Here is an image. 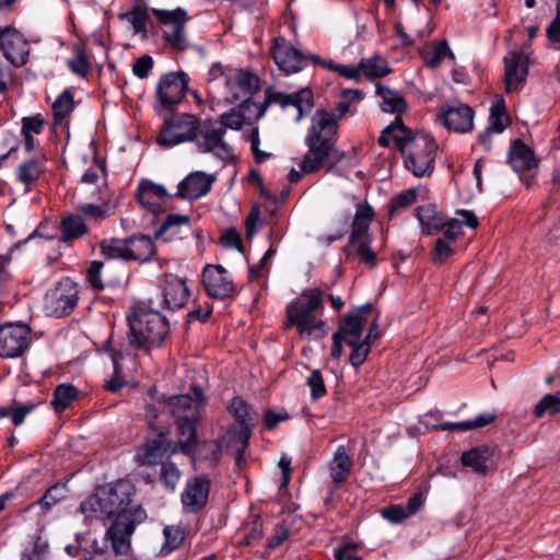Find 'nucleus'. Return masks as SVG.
<instances>
[{"label": "nucleus", "mask_w": 560, "mask_h": 560, "mask_svg": "<svg viewBox=\"0 0 560 560\" xmlns=\"http://www.w3.org/2000/svg\"><path fill=\"white\" fill-rule=\"evenodd\" d=\"M79 393L72 384L62 383L55 388L50 405L56 412H62L79 397Z\"/></svg>", "instance_id": "f704fd0d"}, {"label": "nucleus", "mask_w": 560, "mask_h": 560, "mask_svg": "<svg viewBox=\"0 0 560 560\" xmlns=\"http://www.w3.org/2000/svg\"><path fill=\"white\" fill-rule=\"evenodd\" d=\"M410 131L411 130L402 124V120L399 117H396V119L383 130L378 138V144L387 148L392 140L396 142V137L398 135L409 133Z\"/></svg>", "instance_id": "de8ad7c7"}, {"label": "nucleus", "mask_w": 560, "mask_h": 560, "mask_svg": "<svg viewBox=\"0 0 560 560\" xmlns=\"http://www.w3.org/2000/svg\"><path fill=\"white\" fill-rule=\"evenodd\" d=\"M230 412L234 416L236 425H254L255 417L250 412L249 406L240 397H234L229 405Z\"/></svg>", "instance_id": "37998d69"}, {"label": "nucleus", "mask_w": 560, "mask_h": 560, "mask_svg": "<svg viewBox=\"0 0 560 560\" xmlns=\"http://www.w3.org/2000/svg\"><path fill=\"white\" fill-rule=\"evenodd\" d=\"M73 97L69 91H63L52 104L55 122H61L73 110Z\"/></svg>", "instance_id": "a18cd8bd"}, {"label": "nucleus", "mask_w": 560, "mask_h": 560, "mask_svg": "<svg viewBox=\"0 0 560 560\" xmlns=\"http://www.w3.org/2000/svg\"><path fill=\"white\" fill-rule=\"evenodd\" d=\"M323 307L322 291L318 288L304 290L285 310V327L295 326L302 338L327 334L326 324L314 316V312Z\"/></svg>", "instance_id": "39448f33"}, {"label": "nucleus", "mask_w": 560, "mask_h": 560, "mask_svg": "<svg viewBox=\"0 0 560 560\" xmlns=\"http://www.w3.org/2000/svg\"><path fill=\"white\" fill-rule=\"evenodd\" d=\"M168 196L164 186L147 179L141 180L137 188L139 202L153 213L162 210Z\"/></svg>", "instance_id": "393cba45"}, {"label": "nucleus", "mask_w": 560, "mask_h": 560, "mask_svg": "<svg viewBox=\"0 0 560 560\" xmlns=\"http://www.w3.org/2000/svg\"><path fill=\"white\" fill-rule=\"evenodd\" d=\"M202 284L207 294L213 299L223 300L236 293L230 272L221 265H207L203 268Z\"/></svg>", "instance_id": "dca6fc26"}, {"label": "nucleus", "mask_w": 560, "mask_h": 560, "mask_svg": "<svg viewBox=\"0 0 560 560\" xmlns=\"http://www.w3.org/2000/svg\"><path fill=\"white\" fill-rule=\"evenodd\" d=\"M109 357L114 364V375L105 381V388L109 392H117L125 385L121 376L122 369L119 363L122 354L116 350H109Z\"/></svg>", "instance_id": "49530a36"}, {"label": "nucleus", "mask_w": 560, "mask_h": 560, "mask_svg": "<svg viewBox=\"0 0 560 560\" xmlns=\"http://www.w3.org/2000/svg\"><path fill=\"white\" fill-rule=\"evenodd\" d=\"M509 163L517 172L529 171L537 165L533 150L523 141L515 140L509 152Z\"/></svg>", "instance_id": "bb28decb"}, {"label": "nucleus", "mask_w": 560, "mask_h": 560, "mask_svg": "<svg viewBox=\"0 0 560 560\" xmlns=\"http://www.w3.org/2000/svg\"><path fill=\"white\" fill-rule=\"evenodd\" d=\"M192 234L190 217L186 214H170L155 232L156 238L164 242L187 238Z\"/></svg>", "instance_id": "5701e85b"}, {"label": "nucleus", "mask_w": 560, "mask_h": 560, "mask_svg": "<svg viewBox=\"0 0 560 560\" xmlns=\"http://www.w3.org/2000/svg\"><path fill=\"white\" fill-rule=\"evenodd\" d=\"M252 118H255L254 112L250 113V109L243 110L240 107V110H231L222 114L220 119H217L215 122H219L222 126V131L225 135L228 128L232 130H240L245 120H249Z\"/></svg>", "instance_id": "a19ab883"}, {"label": "nucleus", "mask_w": 560, "mask_h": 560, "mask_svg": "<svg viewBox=\"0 0 560 560\" xmlns=\"http://www.w3.org/2000/svg\"><path fill=\"white\" fill-rule=\"evenodd\" d=\"M335 560H362L358 555L357 545L345 544L334 551Z\"/></svg>", "instance_id": "774afa93"}, {"label": "nucleus", "mask_w": 560, "mask_h": 560, "mask_svg": "<svg viewBox=\"0 0 560 560\" xmlns=\"http://www.w3.org/2000/svg\"><path fill=\"white\" fill-rule=\"evenodd\" d=\"M128 261H149L155 253V246L151 237L135 235L127 238Z\"/></svg>", "instance_id": "c756f323"}, {"label": "nucleus", "mask_w": 560, "mask_h": 560, "mask_svg": "<svg viewBox=\"0 0 560 560\" xmlns=\"http://www.w3.org/2000/svg\"><path fill=\"white\" fill-rule=\"evenodd\" d=\"M189 296V290L184 279L165 275L162 281V307L170 311L182 308Z\"/></svg>", "instance_id": "6ab92c4d"}, {"label": "nucleus", "mask_w": 560, "mask_h": 560, "mask_svg": "<svg viewBox=\"0 0 560 560\" xmlns=\"http://www.w3.org/2000/svg\"><path fill=\"white\" fill-rule=\"evenodd\" d=\"M352 348V352L350 354V363L353 366H360L368 358L370 353L371 345L369 341H355L353 345H349Z\"/></svg>", "instance_id": "052dcab7"}, {"label": "nucleus", "mask_w": 560, "mask_h": 560, "mask_svg": "<svg viewBox=\"0 0 560 560\" xmlns=\"http://www.w3.org/2000/svg\"><path fill=\"white\" fill-rule=\"evenodd\" d=\"M209 491V479L197 477L188 480L182 493L184 510L192 513L201 510L207 504Z\"/></svg>", "instance_id": "412c9836"}, {"label": "nucleus", "mask_w": 560, "mask_h": 560, "mask_svg": "<svg viewBox=\"0 0 560 560\" xmlns=\"http://www.w3.org/2000/svg\"><path fill=\"white\" fill-rule=\"evenodd\" d=\"M194 143L198 152L210 153L223 162L231 161L234 156L233 148L225 140L222 126L215 122V119L200 120Z\"/></svg>", "instance_id": "1a4fd4ad"}, {"label": "nucleus", "mask_w": 560, "mask_h": 560, "mask_svg": "<svg viewBox=\"0 0 560 560\" xmlns=\"http://www.w3.org/2000/svg\"><path fill=\"white\" fill-rule=\"evenodd\" d=\"M423 62L430 68H438L442 60L446 57L454 59V54L450 49L446 40L436 43L430 47H427L421 51Z\"/></svg>", "instance_id": "4c0bfd02"}, {"label": "nucleus", "mask_w": 560, "mask_h": 560, "mask_svg": "<svg viewBox=\"0 0 560 560\" xmlns=\"http://www.w3.org/2000/svg\"><path fill=\"white\" fill-rule=\"evenodd\" d=\"M60 226L63 241L75 240L88 233V228L79 214H70L63 218Z\"/></svg>", "instance_id": "ea45409f"}, {"label": "nucleus", "mask_w": 560, "mask_h": 560, "mask_svg": "<svg viewBox=\"0 0 560 560\" xmlns=\"http://www.w3.org/2000/svg\"><path fill=\"white\" fill-rule=\"evenodd\" d=\"M306 384L311 388L313 399H319L327 393L324 377L319 370H313L306 380Z\"/></svg>", "instance_id": "6e6d98bb"}, {"label": "nucleus", "mask_w": 560, "mask_h": 560, "mask_svg": "<svg viewBox=\"0 0 560 560\" xmlns=\"http://www.w3.org/2000/svg\"><path fill=\"white\" fill-rule=\"evenodd\" d=\"M188 86V77L184 72H170L162 75L155 88V96L161 107L172 110L184 98Z\"/></svg>", "instance_id": "f8f14e48"}, {"label": "nucleus", "mask_w": 560, "mask_h": 560, "mask_svg": "<svg viewBox=\"0 0 560 560\" xmlns=\"http://www.w3.org/2000/svg\"><path fill=\"white\" fill-rule=\"evenodd\" d=\"M205 402L203 392L200 387H191V394L173 396L168 399L171 412L176 419L180 435L183 436L172 450V453L192 452L196 441V428L200 421V407Z\"/></svg>", "instance_id": "20e7f679"}, {"label": "nucleus", "mask_w": 560, "mask_h": 560, "mask_svg": "<svg viewBox=\"0 0 560 560\" xmlns=\"http://www.w3.org/2000/svg\"><path fill=\"white\" fill-rule=\"evenodd\" d=\"M504 81L508 92L516 90L528 74V58L520 51H510L504 57Z\"/></svg>", "instance_id": "aec40b11"}, {"label": "nucleus", "mask_w": 560, "mask_h": 560, "mask_svg": "<svg viewBox=\"0 0 560 560\" xmlns=\"http://www.w3.org/2000/svg\"><path fill=\"white\" fill-rule=\"evenodd\" d=\"M244 138L250 143V150L257 163H261L270 156L269 153L259 149L260 139L257 127H253L250 130L246 131Z\"/></svg>", "instance_id": "5fc2aeb1"}, {"label": "nucleus", "mask_w": 560, "mask_h": 560, "mask_svg": "<svg viewBox=\"0 0 560 560\" xmlns=\"http://www.w3.org/2000/svg\"><path fill=\"white\" fill-rule=\"evenodd\" d=\"M126 18L132 25L135 33L147 32V21L149 15L144 9H135L132 12L128 13Z\"/></svg>", "instance_id": "680f3d73"}, {"label": "nucleus", "mask_w": 560, "mask_h": 560, "mask_svg": "<svg viewBox=\"0 0 560 560\" xmlns=\"http://www.w3.org/2000/svg\"><path fill=\"white\" fill-rule=\"evenodd\" d=\"M200 119L192 114L183 113L166 118L158 136V143L172 148L184 142H192L198 133Z\"/></svg>", "instance_id": "6e6552de"}, {"label": "nucleus", "mask_w": 560, "mask_h": 560, "mask_svg": "<svg viewBox=\"0 0 560 560\" xmlns=\"http://www.w3.org/2000/svg\"><path fill=\"white\" fill-rule=\"evenodd\" d=\"M338 129L335 114L326 109L315 110L305 136L307 152L299 164L302 173L311 174L324 167L331 170L346 156L336 145Z\"/></svg>", "instance_id": "7ed1b4c3"}, {"label": "nucleus", "mask_w": 560, "mask_h": 560, "mask_svg": "<svg viewBox=\"0 0 560 560\" xmlns=\"http://www.w3.org/2000/svg\"><path fill=\"white\" fill-rule=\"evenodd\" d=\"M165 537V545L162 548V551L166 553L172 552L184 540V532L178 526H166L163 530Z\"/></svg>", "instance_id": "3c124183"}, {"label": "nucleus", "mask_w": 560, "mask_h": 560, "mask_svg": "<svg viewBox=\"0 0 560 560\" xmlns=\"http://www.w3.org/2000/svg\"><path fill=\"white\" fill-rule=\"evenodd\" d=\"M376 94L383 101V110L388 113H402L406 110V101L397 91L377 83Z\"/></svg>", "instance_id": "e433bc0d"}, {"label": "nucleus", "mask_w": 560, "mask_h": 560, "mask_svg": "<svg viewBox=\"0 0 560 560\" xmlns=\"http://www.w3.org/2000/svg\"><path fill=\"white\" fill-rule=\"evenodd\" d=\"M417 200V194L415 189H407L390 200L389 215H393L396 211L410 207Z\"/></svg>", "instance_id": "864d4df0"}, {"label": "nucleus", "mask_w": 560, "mask_h": 560, "mask_svg": "<svg viewBox=\"0 0 560 560\" xmlns=\"http://www.w3.org/2000/svg\"><path fill=\"white\" fill-rule=\"evenodd\" d=\"M372 218L373 211L370 207H358L349 237L350 244H355V242L369 240L368 231Z\"/></svg>", "instance_id": "72a5a7b5"}, {"label": "nucleus", "mask_w": 560, "mask_h": 560, "mask_svg": "<svg viewBox=\"0 0 560 560\" xmlns=\"http://www.w3.org/2000/svg\"><path fill=\"white\" fill-rule=\"evenodd\" d=\"M262 522L259 518H254L252 523L244 527V544L250 545L262 536Z\"/></svg>", "instance_id": "0e129e2a"}, {"label": "nucleus", "mask_w": 560, "mask_h": 560, "mask_svg": "<svg viewBox=\"0 0 560 560\" xmlns=\"http://www.w3.org/2000/svg\"><path fill=\"white\" fill-rule=\"evenodd\" d=\"M128 322L131 331L130 343L145 351L160 347L168 332L166 318L152 308L135 310Z\"/></svg>", "instance_id": "0eeeda50"}, {"label": "nucleus", "mask_w": 560, "mask_h": 560, "mask_svg": "<svg viewBox=\"0 0 560 560\" xmlns=\"http://www.w3.org/2000/svg\"><path fill=\"white\" fill-rule=\"evenodd\" d=\"M66 487L56 485L49 488L43 498L39 500V504L45 509L49 510L52 505L61 501L66 497Z\"/></svg>", "instance_id": "13d9d810"}, {"label": "nucleus", "mask_w": 560, "mask_h": 560, "mask_svg": "<svg viewBox=\"0 0 560 560\" xmlns=\"http://www.w3.org/2000/svg\"><path fill=\"white\" fill-rule=\"evenodd\" d=\"M77 209L88 218L102 220L110 215L114 212L115 207H109L106 205V208H103L93 203H81L77 207Z\"/></svg>", "instance_id": "4d7b16f0"}, {"label": "nucleus", "mask_w": 560, "mask_h": 560, "mask_svg": "<svg viewBox=\"0 0 560 560\" xmlns=\"http://www.w3.org/2000/svg\"><path fill=\"white\" fill-rule=\"evenodd\" d=\"M360 73L368 79L383 78L390 73V68L385 58L374 55L360 60Z\"/></svg>", "instance_id": "c9c22d12"}, {"label": "nucleus", "mask_w": 560, "mask_h": 560, "mask_svg": "<svg viewBox=\"0 0 560 560\" xmlns=\"http://www.w3.org/2000/svg\"><path fill=\"white\" fill-rule=\"evenodd\" d=\"M133 487L129 481L120 480L101 488L80 505L86 518H112L114 522L107 530L115 553L124 556L130 549V537L137 524L145 517L140 506L130 508Z\"/></svg>", "instance_id": "f257e3e1"}, {"label": "nucleus", "mask_w": 560, "mask_h": 560, "mask_svg": "<svg viewBox=\"0 0 560 560\" xmlns=\"http://www.w3.org/2000/svg\"><path fill=\"white\" fill-rule=\"evenodd\" d=\"M361 100V92L359 90H345L342 92V98L338 102L330 114H335L338 121L348 113L350 103L352 101Z\"/></svg>", "instance_id": "603ef678"}, {"label": "nucleus", "mask_w": 560, "mask_h": 560, "mask_svg": "<svg viewBox=\"0 0 560 560\" xmlns=\"http://www.w3.org/2000/svg\"><path fill=\"white\" fill-rule=\"evenodd\" d=\"M42 173L43 164L38 160L32 159L20 164L16 177L30 190L31 186L39 179Z\"/></svg>", "instance_id": "58836bf2"}, {"label": "nucleus", "mask_w": 560, "mask_h": 560, "mask_svg": "<svg viewBox=\"0 0 560 560\" xmlns=\"http://www.w3.org/2000/svg\"><path fill=\"white\" fill-rule=\"evenodd\" d=\"M102 254L108 259L128 261L127 238H108L100 244Z\"/></svg>", "instance_id": "79ce46f5"}, {"label": "nucleus", "mask_w": 560, "mask_h": 560, "mask_svg": "<svg viewBox=\"0 0 560 560\" xmlns=\"http://www.w3.org/2000/svg\"><path fill=\"white\" fill-rule=\"evenodd\" d=\"M381 515L393 524L401 523L408 515L401 505H390L381 510Z\"/></svg>", "instance_id": "338daca9"}, {"label": "nucleus", "mask_w": 560, "mask_h": 560, "mask_svg": "<svg viewBox=\"0 0 560 560\" xmlns=\"http://www.w3.org/2000/svg\"><path fill=\"white\" fill-rule=\"evenodd\" d=\"M417 218L423 232L428 235L434 234L444 229L446 219L436 211L433 205H424L417 208Z\"/></svg>", "instance_id": "2f4dec72"}, {"label": "nucleus", "mask_w": 560, "mask_h": 560, "mask_svg": "<svg viewBox=\"0 0 560 560\" xmlns=\"http://www.w3.org/2000/svg\"><path fill=\"white\" fill-rule=\"evenodd\" d=\"M452 243L444 238H438L434 246L433 261L434 264H444L454 253Z\"/></svg>", "instance_id": "e2e57ef3"}, {"label": "nucleus", "mask_w": 560, "mask_h": 560, "mask_svg": "<svg viewBox=\"0 0 560 560\" xmlns=\"http://www.w3.org/2000/svg\"><path fill=\"white\" fill-rule=\"evenodd\" d=\"M396 147L402 154L405 167L415 176L422 177L433 172L438 144L431 137L413 135L412 131L398 135Z\"/></svg>", "instance_id": "423d86ee"}, {"label": "nucleus", "mask_w": 560, "mask_h": 560, "mask_svg": "<svg viewBox=\"0 0 560 560\" xmlns=\"http://www.w3.org/2000/svg\"><path fill=\"white\" fill-rule=\"evenodd\" d=\"M215 179L213 174L202 171L191 172L179 182L175 196L183 199L197 200L210 191Z\"/></svg>", "instance_id": "a211bd4d"}, {"label": "nucleus", "mask_w": 560, "mask_h": 560, "mask_svg": "<svg viewBox=\"0 0 560 560\" xmlns=\"http://www.w3.org/2000/svg\"><path fill=\"white\" fill-rule=\"evenodd\" d=\"M492 451L487 446L474 447L464 452L460 456L463 466L471 468L477 474H485L488 470V462Z\"/></svg>", "instance_id": "473e14b6"}, {"label": "nucleus", "mask_w": 560, "mask_h": 560, "mask_svg": "<svg viewBox=\"0 0 560 560\" xmlns=\"http://www.w3.org/2000/svg\"><path fill=\"white\" fill-rule=\"evenodd\" d=\"M560 413V396L553 394L545 395L534 408L536 418L556 416Z\"/></svg>", "instance_id": "c03bdc74"}, {"label": "nucleus", "mask_w": 560, "mask_h": 560, "mask_svg": "<svg viewBox=\"0 0 560 560\" xmlns=\"http://www.w3.org/2000/svg\"><path fill=\"white\" fill-rule=\"evenodd\" d=\"M226 100L241 102L243 110L254 107L255 119L261 118L271 104L279 105L282 109L292 106L296 109L295 121H300L313 107V93L310 89H301L296 93L287 94L272 88L265 90L262 103H252V97L260 90V80L257 74L242 69L230 71L226 77Z\"/></svg>", "instance_id": "f03ea898"}, {"label": "nucleus", "mask_w": 560, "mask_h": 560, "mask_svg": "<svg viewBox=\"0 0 560 560\" xmlns=\"http://www.w3.org/2000/svg\"><path fill=\"white\" fill-rule=\"evenodd\" d=\"M0 51L12 66L19 68L28 60L30 45L15 27L0 26Z\"/></svg>", "instance_id": "2eb2a0df"}, {"label": "nucleus", "mask_w": 560, "mask_h": 560, "mask_svg": "<svg viewBox=\"0 0 560 560\" xmlns=\"http://www.w3.org/2000/svg\"><path fill=\"white\" fill-rule=\"evenodd\" d=\"M152 68L153 58L149 55H142L135 61L132 66V72L139 79H144L149 75Z\"/></svg>", "instance_id": "69168bd1"}, {"label": "nucleus", "mask_w": 560, "mask_h": 560, "mask_svg": "<svg viewBox=\"0 0 560 560\" xmlns=\"http://www.w3.org/2000/svg\"><path fill=\"white\" fill-rule=\"evenodd\" d=\"M252 429L249 425H232L221 439V450L233 451L237 465L244 460V452L249 443Z\"/></svg>", "instance_id": "b1692460"}, {"label": "nucleus", "mask_w": 560, "mask_h": 560, "mask_svg": "<svg viewBox=\"0 0 560 560\" xmlns=\"http://www.w3.org/2000/svg\"><path fill=\"white\" fill-rule=\"evenodd\" d=\"M170 442L165 435L159 434L141 445L137 453L138 462L141 465L151 466L160 463L170 450Z\"/></svg>", "instance_id": "a878e982"}, {"label": "nucleus", "mask_w": 560, "mask_h": 560, "mask_svg": "<svg viewBox=\"0 0 560 560\" xmlns=\"http://www.w3.org/2000/svg\"><path fill=\"white\" fill-rule=\"evenodd\" d=\"M457 214L458 218L446 220L444 225L445 231L442 238L448 243L455 242L462 235L464 225L471 229L478 226V219L471 211L460 210Z\"/></svg>", "instance_id": "7c9ffc66"}, {"label": "nucleus", "mask_w": 560, "mask_h": 560, "mask_svg": "<svg viewBox=\"0 0 560 560\" xmlns=\"http://www.w3.org/2000/svg\"><path fill=\"white\" fill-rule=\"evenodd\" d=\"M353 462L346 447L340 445L336 448L331 460L329 462V475L334 483L341 485L348 479Z\"/></svg>", "instance_id": "c85d7f7f"}, {"label": "nucleus", "mask_w": 560, "mask_h": 560, "mask_svg": "<svg viewBox=\"0 0 560 560\" xmlns=\"http://www.w3.org/2000/svg\"><path fill=\"white\" fill-rule=\"evenodd\" d=\"M160 478L167 490L174 491L179 481L180 472L173 463H162Z\"/></svg>", "instance_id": "8fccbe9b"}, {"label": "nucleus", "mask_w": 560, "mask_h": 560, "mask_svg": "<svg viewBox=\"0 0 560 560\" xmlns=\"http://www.w3.org/2000/svg\"><path fill=\"white\" fill-rule=\"evenodd\" d=\"M34 410V405L0 408V418L10 417L14 425L23 423L25 417Z\"/></svg>", "instance_id": "09e8293b"}, {"label": "nucleus", "mask_w": 560, "mask_h": 560, "mask_svg": "<svg viewBox=\"0 0 560 560\" xmlns=\"http://www.w3.org/2000/svg\"><path fill=\"white\" fill-rule=\"evenodd\" d=\"M79 287L70 278L60 280L50 289L44 299V307L48 315L63 317L73 312L79 301Z\"/></svg>", "instance_id": "9d476101"}, {"label": "nucleus", "mask_w": 560, "mask_h": 560, "mask_svg": "<svg viewBox=\"0 0 560 560\" xmlns=\"http://www.w3.org/2000/svg\"><path fill=\"white\" fill-rule=\"evenodd\" d=\"M271 56L278 68L287 74L301 71L307 63L308 59L314 63L319 62V58L317 56L304 55L284 37L275 38L271 46Z\"/></svg>", "instance_id": "9b49d317"}, {"label": "nucleus", "mask_w": 560, "mask_h": 560, "mask_svg": "<svg viewBox=\"0 0 560 560\" xmlns=\"http://www.w3.org/2000/svg\"><path fill=\"white\" fill-rule=\"evenodd\" d=\"M68 66L71 69V71L75 74H79L81 77H85L88 74L90 65L86 59L84 50L80 46L75 47V58L69 60Z\"/></svg>", "instance_id": "bf43d9fd"}, {"label": "nucleus", "mask_w": 560, "mask_h": 560, "mask_svg": "<svg viewBox=\"0 0 560 560\" xmlns=\"http://www.w3.org/2000/svg\"><path fill=\"white\" fill-rule=\"evenodd\" d=\"M442 124L455 132H468L474 126V110L470 106L459 103H445L439 109Z\"/></svg>", "instance_id": "f3484780"}, {"label": "nucleus", "mask_w": 560, "mask_h": 560, "mask_svg": "<svg viewBox=\"0 0 560 560\" xmlns=\"http://www.w3.org/2000/svg\"><path fill=\"white\" fill-rule=\"evenodd\" d=\"M31 341V329L26 325L8 324L0 327V355L2 358L23 355Z\"/></svg>", "instance_id": "4468645a"}, {"label": "nucleus", "mask_w": 560, "mask_h": 560, "mask_svg": "<svg viewBox=\"0 0 560 560\" xmlns=\"http://www.w3.org/2000/svg\"><path fill=\"white\" fill-rule=\"evenodd\" d=\"M371 308V304L363 305L353 313L346 315L341 320L336 334H340V337L345 339L347 345H353L355 341H360Z\"/></svg>", "instance_id": "4be33fe9"}, {"label": "nucleus", "mask_w": 560, "mask_h": 560, "mask_svg": "<svg viewBox=\"0 0 560 560\" xmlns=\"http://www.w3.org/2000/svg\"><path fill=\"white\" fill-rule=\"evenodd\" d=\"M509 124V117L505 114L502 101L492 104L490 109V124L488 128L479 136V143L487 150L490 149V138L492 133L502 132Z\"/></svg>", "instance_id": "cd10ccee"}, {"label": "nucleus", "mask_w": 560, "mask_h": 560, "mask_svg": "<svg viewBox=\"0 0 560 560\" xmlns=\"http://www.w3.org/2000/svg\"><path fill=\"white\" fill-rule=\"evenodd\" d=\"M152 13L162 24L171 27L170 31H164V38L168 45L176 50H184L187 47L184 34L185 24L189 20L186 11L182 8L174 10L153 9Z\"/></svg>", "instance_id": "ddd939ff"}]
</instances>
